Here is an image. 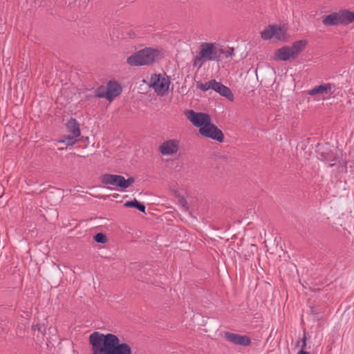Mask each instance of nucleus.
<instances>
[{"label": "nucleus", "mask_w": 354, "mask_h": 354, "mask_svg": "<svg viewBox=\"0 0 354 354\" xmlns=\"http://www.w3.org/2000/svg\"><path fill=\"white\" fill-rule=\"evenodd\" d=\"M93 354H131V348L127 343H121L119 337L112 333L93 332L89 336Z\"/></svg>", "instance_id": "obj_1"}, {"label": "nucleus", "mask_w": 354, "mask_h": 354, "mask_svg": "<svg viewBox=\"0 0 354 354\" xmlns=\"http://www.w3.org/2000/svg\"><path fill=\"white\" fill-rule=\"evenodd\" d=\"M219 50H222V48L215 43H202L198 55L194 58L193 66L200 68L207 62H219L221 59Z\"/></svg>", "instance_id": "obj_2"}, {"label": "nucleus", "mask_w": 354, "mask_h": 354, "mask_svg": "<svg viewBox=\"0 0 354 354\" xmlns=\"http://www.w3.org/2000/svg\"><path fill=\"white\" fill-rule=\"evenodd\" d=\"M159 50L151 48H145L130 55L127 62L132 66L151 65L159 56Z\"/></svg>", "instance_id": "obj_3"}, {"label": "nucleus", "mask_w": 354, "mask_h": 354, "mask_svg": "<svg viewBox=\"0 0 354 354\" xmlns=\"http://www.w3.org/2000/svg\"><path fill=\"white\" fill-rule=\"evenodd\" d=\"M185 115L194 126L199 128L205 127L211 121L209 115L205 113L186 110L185 111Z\"/></svg>", "instance_id": "obj_4"}, {"label": "nucleus", "mask_w": 354, "mask_h": 354, "mask_svg": "<svg viewBox=\"0 0 354 354\" xmlns=\"http://www.w3.org/2000/svg\"><path fill=\"white\" fill-rule=\"evenodd\" d=\"M199 133L201 136L209 138L212 140L222 142L224 140V134L215 124L211 121L205 127L199 129Z\"/></svg>", "instance_id": "obj_5"}, {"label": "nucleus", "mask_w": 354, "mask_h": 354, "mask_svg": "<svg viewBox=\"0 0 354 354\" xmlns=\"http://www.w3.org/2000/svg\"><path fill=\"white\" fill-rule=\"evenodd\" d=\"M286 29L277 25H269L261 32V38L264 40H269L272 37L278 40H285Z\"/></svg>", "instance_id": "obj_6"}, {"label": "nucleus", "mask_w": 354, "mask_h": 354, "mask_svg": "<svg viewBox=\"0 0 354 354\" xmlns=\"http://www.w3.org/2000/svg\"><path fill=\"white\" fill-rule=\"evenodd\" d=\"M170 77L165 73H153L151 75L149 86L152 88H169Z\"/></svg>", "instance_id": "obj_7"}, {"label": "nucleus", "mask_w": 354, "mask_h": 354, "mask_svg": "<svg viewBox=\"0 0 354 354\" xmlns=\"http://www.w3.org/2000/svg\"><path fill=\"white\" fill-rule=\"evenodd\" d=\"M224 337L228 342L236 345L247 346L251 344L250 337L245 335L225 332L224 333Z\"/></svg>", "instance_id": "obj_8"}, {"label": "nucleus", "mask_w": 354, "mask_h": 354, "mask_svg": "<svg viewBox=\"0 0 354 354\" xmlns=\"http://www.w3.org/2000/svg\"><path fill=\"white\" fill-rule=\"evenodd\" d=\"M179 144V140L176 139L168 140L160 145L159 151L164 156L173 155L178 151Z\"/></svg>", "instance_id": "obj_9"}, {"label": "nucleus", "mask_w": 354, "mask_h": 354, "mask_svg": "<svg viewBox=\"0 0 354 354\" xmlns=\"http://www.w3.org/2000/svg\"><path fill=\"white\" fill-rule=\"evenodd\" d=\"M123 176L117 174H105L101 176V182L104 185H112L123 189Z\"/></svg>", "instance_id": "obj_10"}, {"label": "nucleus", "mask_w": 354, "mask_h": 354, "mask_svg": "<svg viewBox=\"0 0 354 354\" xmlns=\"http://www.w3.org/2000/svg\"><path fill=\"white\" fill-rule=\"evenodd\" d=\"M122 90H95V97L106 98L110 102H111L115 97L119 96Z\"/></svg>", "instance_id": "obj_11"}, {"label": "nucleus", "mask_w": 354, "mask_h": 354, "mask_svg": "<svg viewBox=\"0 0 354 354\" xmlns=\"http://www.w3.org/2000/svg\"><path fill=\"white\" fill-rule=\"evenodd\" d=\"M276 58L281 61H287L290 59H295L289 46H284L275 52Z\"/></svg>", "instance_id": "obj_12"}, {"label": "nucleus", "mask_w": 354, "mask_h": 354, "mask_svg": "<svg viewBox=\"0 0 354 354\" xmlns=\"http://www.w3.org/2000/svg\"><path fill=\"white\" fill-rule=\"evenodd\" d=\"M340 25L346 26L354 22V12L349 10H341L339 11Z\"/></svg>", "instance_id": "obj_13"}, {"label": "nucleus", "mask_w": 354, "mask_h": 354, "mask_svg": "<svg viewBox=\"0 0 354 354\" xmlns=\"http://www.w3.org/2000/svg\"><path fill=\"white\" fill-rule=\"evenodd\" d=\"M67 131L75 136H80L81 134L80 124L76 119L71 118L66 124Z\"/></svg>", "instance_id": "obj_14"}, {"label": "nucleus", "mask_w": 354, "mask_h": 354, "mask_svg": "<svg viewBox=\"0 0 354 354\" xmlns=\"http://www.w3.org/2000/svg\"><path fill=\"white\" fill-rule=\"evenodd\" d=\"M339 12H332L323 17L322 23L324 26H335L340 24Z\"/></svg>", "instance_id": "obj_15"}, {"label": "nucleus", "mask_w": 354, "mask_h": 354, "mask_svg": "<svg viewBox=\"0 0 354 354\" xmlns=\"http://www.w3.org/2000/svg\"><path fill=\"white\" fill-rule=\"evenodd\" d=\"M306 45L307 41L305 39H301L295 41L292 46H290L292 54L293 55L295 59L297 57L298 55L304 50Z\"/></svg>", "instance_id": "obj_16"}, {"label": "nucleus", "mask_w": 354, "mask_h": 354, "mask_svg": "<svg viewBox=\"0 0 354 354\" xmlns=\"http://www.w3.org/2000/svg\"><path fill=\"white\" fill-rule=\"evenodd\" d=\"M196 88H228L227 86L223 85L221 82H217L216 80H211L204 84L197 83Z\"/></svg>", "instance_id": "obj_17"}, {"label": "nucleus", "mask_w": 354, "mask_h": 354, "mask_svg": "<svg viewBox=\"0 0 354 354\" xmlns=\"http://www.w3.org/2000/svg\"><path fill=\"white\" fill-rule=\"evenodd\" d=\"M124 206L126 207H134L140 211L142 213H145V205L139 201H138L136 198L132 201H127Z\"/></svg>", "instance_id": "obj_18"}, {"label": "nucleus", "mask_w": 354, "mask_h": 354, "mask_svg": "<svg viewBox=\"0 0 354 354\" xmlns=\"http://www.w3.org/2000/svg\"><path fill=\"white\" fill-rule=\"evenodd\" d=\"M79 136H75L72 134L64 136L63 138L59 140V142L65 144L66 147L73 146L77 142L78 140L77 138Z\"/></svg>", "instance_id": "obj_19"}, {"label": "nucleus", "mask_w": 354, "mask_h": 354, "mask_svg": "<svg viewBox=\"0 0 354 354\" xmlns=\"http://www.w3.org/2000/svg\"><path fill=\"white\" fill-rule=\"evenodd\" d=\"M321 156L324 161L329 163L330 167L334 166L337 160V156L333 153H323Z\"/></svg>", "instance_id": "obj_20"}, {"label": "nucleus", "mask_w": 354, "mask_h": 354, "mask_svg": "<svg viewBox=\"0 0 354 354\" xmlns=\"http://www.w3.org/2000/svg\"><path fill=\"white\" fill-rule=\"evenodd\" d=\"M28 86L29 84L26 75H21L17 77V83L15 86V88H24Z\"/></svg>", "instance_id": "obj_21"}, {"label": "nucleus", "mask_w": 354, "mask_h": 354, "mask_svg": "<svg viewBox=\"0 0 354 354\" xmlns=\"http://www.w3.org/2000/svg\"><path fill=\"white\" fill-rule=\"evenodd\" d=\"M219 55L221 56L222 58H232L234 55V48H228L227 49H224L222 48V50H219Z\"/></svg>", "instance_id": "obj_22"}, {"label": "nucleus", "mask_w": 354, "mask_h": 354, "mask_svg": "<svg viewBox=\"0 0 354 354\" xmlns=\"http://www.w3.org/2000/svg\"><path fill=\"white\" fill-rule=\"evenodd\" d=\"M218 93L221 95L225 97L227 100L232 102L234 100V94L232 90H214Z\"/></svg>", "instance_id": "obj_23"}, {"label": "nucleus", "mask_w": 354, "mask_h": 354, "mask_svg": "<svg viewBox=\"0 0 354 354\" xmlns=\"http://www.w3.org/2000/svg\"><path fill=\"white\" fill-rule=\"evenodd\" d=\"M94 240L95 242L99 243H105L107 241V238L106 235L103 233H97L96 234L94 237Z\"/></svg>", "instance_id": "obj_24"}, {"label": "nucleus", "mask_w": 354, "mask_h": 354, "mask_svg": "<svg viewBox=\"0 0 354 354\" xmlns=\"http://www.w3.org/2000/svg\"><path fill=\"white\" fill-rule=\"evenodd\" d=\"M331 90H308V94L310 95H323L324 93H332Z\"/></svg>", "instance_id": "obj_25"}, {"label": "nucleus", "mask_w": 354, "mask_h": 354, "mask_svg": "<svg viewBox=\"0 0 354 354\" xmlns=\"http://www.w3.org/2000/svg\"><path fill=\"white\" fill-rule=\"evenodd\" d=\"M134 182H135L134 177L131 176V177L128 178L127 179H125V178L123 176V181H122L123 189L128 188Z\"/></svg>", "instance_id": "obj_26"}, {"label": "nucleus", "mask_w": 354, "mask_h": 354, "mask_svg": "<svg viewBox=\"0 0 354 354\" xmlns=\"http://www.w3.org/2000/svg\"><path fill=\"white\" fill-rule=\"evenodd\" d=\"M105 88H109V89H111V88H121V86L118 83V82H116L115 80H110V81L108 82V83L106 84V87Z\"/></svg>", "instance_id": "obj_27"}, {"label": "nucleus", "mask_w": 354, "mask_h": 354, "mask_svg": "<svg viewBox=\"0 0 354 354\" xmlns=\"http://www.w3.org/2000/svg\"><path fill=\"white\" fill-rule=\"evenodd\" d=\"M170 91L171 90H154L153 95H154L156 94L158 96L162 97L169 95Z\"/></svg>", "instance_id": "obj_28"}, {"label": "nucleus", "mask_w": 354, "mask_h": 354, "mask_svg": "<svg viewBox=\"0 0 354 354\" xmlns=\"http://www.w3.org/2000/svg\"><path fill=\"white\" fill-rule=\"evenodd\" d=\"M32 330H37L39 332H40L41 334H44L46 331V328L44 326H41L40 324H37L32 326Z\"/></svg>", "instance_id": "obj_29"}, {"label": "nucleus", "mask_w": 354, "mask_h": 354, "mask_svg": "<svg viewBox=\"0 0 354 354\" xmlns=\"http://www.w3.org/2000/svg\"><path fill=\"white\" fill-rule=\"evenodd\" d=\"M313 88H331L330 84H322L318 86H315Z\"/></svg>", "instance_id": "obj_30"}, {"label": "nucleus", "mask_w": 354, "mask_h": 354, "mask_svg": "<svg viewBox=\"0 0 354 354\" xmlns=\"http://www.w3.org/2000/svg\"><path fill=\"white\" fill-rule=\"evenodd\" d=\"M301 342H302V344H301V350H303L304 351V349L306 348V335L304 334V337L301 339Z\"/></svg>", "instance_id": "obj_31"}, {"label": "nucleus", "mask_w": 354, "mask_h": 354, "mask_svg": "<svg viewBox=\"0 0 354 354\" xmlns=\"http://www.w3.org/2000/svg\"><path fill=\"white\" fill-rule=\"evenodd\" d=\"M180 204L182 205V207H183L185 209H188V205H187V201H186L184 198H182V199L180 201Z\"/></svg>", "instance_id": "obj_32"}, {"label": "nucleus", "mask_w": 354, "mask_h": 354, "mask_svg": "<svg viewBox=\"0 0 354 354\" xmlns=\"http://www.w3.org/2000/svg\"><path fill=\"white\" fill-rule=\"evenodd\" d=\"M297 354H310L307 351H303V350H300Z\"/></svg>", "instance_id": "obj_33"}, {"label": "nucleus", "mask_w": 354, "mask_h": 354, "mask_svg": "<svg viewBox=\"0 0 354 354\" xmlns=\"http://www.w3.org/2000/svg\"><path fill=\"white\" fill-rule=\"evenodd\" d=\"M24 94L23 93V94H22V96H21V99H20L19 101L17 100V102H22V100H23V97H24Z\"/></svg>", "instance_id": "obj_34"}, {"label": "nucleus", "mask_w": 354, "mask_h": 354, "mask_svg": "<svg viewBox=\"0 0 354 354\" xmlns=\"http://www.w3.org/2000/svg\"><path fill=\"white\" fill-rule=\"evenodd\" d=\"M97 88H99V89L103 88V86H101L98 87Z\"/></svg>", "instance_id": "obj_35"}, {"label": "nucleus", "mask_w": 354, "mask_h": 354, "mask_svg": "<svg viewBox=\"0 0 354 354\" xmlns=\"http://www.w3.org/2000/svg\"><path fill=\"white\" fill-rule=\"evenodd\" d=\"M14 93H16L17 91V89L13 90Z\"/></svg>", "instance_id": "obj_36"}]
</instances>
